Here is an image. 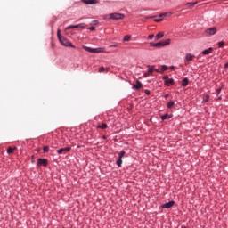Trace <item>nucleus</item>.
Here are the masks:
<instances>
[{"mask_svg": "<svg viewBox=\"0 0 228 228\" xmlns=\"http://www.w3.org/2000/svg\"><path fill=\"white\" fill-rule=\"evenodd\" d=\"M170 70H175V66H170Z\"/></svg>", "mask_w": 228, "mask_h": 228, "instance_id": "nucleus-41", "label": "nucleus"}, {"mask_svg": "<svg viewBox=\"0 0 228 228\" xmlns=\"http://www.w3.org/2000/svg\"><path fill=\"white\" fill-rule=\"evenodd\" d=\"M217 45L219 48H222V47H224V45H225V43L224 41H221L217 44Z\"/></svg>", "mask_w": 228, "mask_h": 228, "instance_id": "nucleus-28", "label": "nucleus"}, {"mask_svg": "<svg viewBox=\"0 0 228 228\" xmlns=\"http://www.w3.org/2000/svg\"><path fill=\"white\" fill-rule=\"evenodd\" d=\"M172 117H174V115L166 113L164 115H162L160 118L162 121H165V120H170V118H172Z\"/></svg>", "mask_w": 228, "mask_h": 228, "instance_id": "nucleus-15", "label": "nucleus"}, {"mask_svg": "<svg viewBox=\"0 0 228 228\" xmlns=\"http://www.w3.org/2000/svg\"><path fill=\"white\" fill-rule=\"evenodd\" d=\"M102 138V140H108V136H106V135H103Z\"/></svg>", "mask_w": 228, "mask_h": 228, "instance_id": "nucleus-43", "label": "nucleus"}, {"mask_svg": "<svg viewBox=\"0 0 228 228\" xmlns=\"http://www.w3.org/2000/svg\"><path fill=\"white\" fill-rule=\"evenodd\" d=\"M174 206H175V201L171 200V201H168V202L161 205V208L163 209H170V208H174Z\"/></svg>", "mask_w": 228, "mask_h": 228, "instance_id": "nucleus-10", "label": "nucleus"}, {"mask_svg": "<svg viewBox=\"0 0 228 228\" xmlns=\"http://www.w3.org/2000/svg\"><path fill=\"white\" fill-rule=\"evenodd\" d=\"M15 151H17V147H9L7 149V154H13Z\"/></svg>", "mask_w": 228, "mask_h": 228, "instance_id": "nucleus-20", "label": "nucleus"}, {"mask_svg": "<svg viewBox=\"0 0 228 228\" xmlns=\"http://www.w3.org/2000/svg\"><path fill=\"white\" fill-rule=\"evenodd\" d=\"M110 47H117V45H110Z\"/></svg>", "mask_w": 228, "mask_h": 228, "instance_id": "nucleus-46", "label": "nucleus"}, {"mask_svg": "<svg viewBox=\"0 0 228 228\" xmlns=\"http://www.w3.org/2000/svg\"><path fill=\"white\" fill-rule=\"evenodd\" d=\"M170 38L162 40L158 43H150V47H155L156 49H161V47H165L167 45H170Z\"/></svg>", "mask_w": 228, "mask_h": 228, "instance_id": "nucleus-2", "label": "nucleus"}, {"mask_svg": "<svg viewBox=\"0 0 228 228\" xmlns=\"http://www.w3.org/2000/svg\"><path fill=\"white\" fill-rule=\"evenodd\" d=\"M104 70H106V68H104V67L102 66V67L99 69L98 72H104Z\"/></svg>", "mask_w": 228, "mask_h": 228, "instance_id": "nucleus-33", "label": "nucleus"}, {"mask_svg": "<svg viewBox=\"0 0 228 228\" xmlns=\"http://www.w3.org/2000/svg\"><path fill=\"white\" fill-rule=\"evenodd\" d=\"M72 151V148L70 146H68L66 148H61L57 150V154L61 155V154H67V152H70Z\"/></svg>", "mask_w": 228, "mask_h": 228, "instance_id": "nucleus-9", "label": "nucleus"}, {"mask_svg": "<svg viewBox=\"0 0 228 228\" xmlns=\"http://www.w3.org/2000/svg\"><path fill=\"white\" fill-rule=\"evenodd\" d=\"M83 50L86 51L87 53H91L93 54H99L100 53H104V48H90L88 46L83 45Z\"/></svg>", "mask_w": 228, "mask_h": 228, "instance_id": "nucleus-3", "label": "nucleus"}, {"mask_svg": "<svg viewBox=\"0 0 228 228\" xmlns=\"http://www.w3.org/2000/svg\"><path fill=\"white\" fill-rule=\"evenodd\" d=\"M57 38L59 42L61 44V45H64V47H72V49H76V46L69 41L65 37L61 36V30H57Z\"/></svg>", "mask_w": 228, "mask_h": 228, "instance_id": "nucleus-1", "label": "nucleus"}, {"mask_svg": "<svg viewBox=\"0 0 228 228\" xmlns=\"http://www.w3.org/2000/svg\"><path fill=\"white\" fill-rule=\"evenodd\" d=\"M143 85H142V82L140 80H136L135 84L132 86L133 90H141L142 88Z\"/></svg>", "mask_w": 228, "mask_h": 228, "instance_id": "nucleus-11", "label": "nucleus"}, {"mask_svg": "<svg viewBox=\"0 0 228 228\" xmlns=\"http://www.w3.org/2000/svg\"><path fill=\"white\" fill-rule=\"evenodd\" d=\"M131 40V36L126 35L123 38V42H129Z\"/></svg>", "mask_w": 228, "mask_h": 228, "instance_id": "nucleus-25", "label": "nucleus"}, {"mask_svg": "<svg viewBox=\"0 0 228 228\" xmlns=\"http://www.w3.org/2000/svg\"><path fill=\"white\" fill-rule=\"evenodd\" d=\"M148 38H149L150 40H152V38H154V34L149 35V36H148Z\"/></svg>", "mask_w": 228, "mask_h": 228, "instance_id": "nucleus-37", "label": "nucleus"}, {"mask_svg": "<svg viewBox=\"0 0 228 228\" xmlns=\"http://www.w3.org/2000/svg\"><path fill=\"white\" fill-rule=\"evenodd\" d=\"M161 69H162L164 72H166V70H168V66H167V65H162V66H161Z\"/></svg>", "mask_w": 228, "mask_h": 228, "instance_id": "nucleus-29", "label": "nucleus"}, {"mask_svg": "<svg viewBox=\"0 0 228 228\" xmlns=\"http://www.w3.org/2000/svg\"><path fill=\"white\" fill-rule=\"evenodd\" d=\"M144 94H146V95H151V91L148 89H145Z\"/></svg>", "mask_w": 228, "mask_h": 228, "instance_id": "nucleus-35", "label": "nucleus"}, {"mask_svg": "<svg viewBox=\"0 0 228 228\" xmlns=\"http://www.w3.org/2000/svg\"><path fill=\"white\" fill-rule=\"evenodd\" d=\"M187 85H190V79H188V77H185L182 80L181 86L184 88Z\"/></svg>", "mask_w": 228, "mask_h": 228, "instance_id": "nucleus-16", "label": "nucleus"}, {"mask_svg": "<svg viewBox=\"0 0 228 228\" xmlns=\"http://www.w3.org/2000/svg\"><path fill=\"white\" fill-rule=\"evenodd\" d=\"M211 53H213V47H209L208 49L203 50L201 52V54L203 56H208V54H211Z\"/></svg>", "mask_w": 228, "mask_h": 228, "instance_id": "nucleus-14", "label": "nucleus"}, {"mask_svg": "<svg viewBox=\"0 0 228 228\" xmlns=\"http://www.w3.org/2000/svg\"><path fill=\"white\" fill-rule=\"evenodd\" d=\"M218 101H222V96H219V97H218Z\"/></svg>", "mask_w": 228, "mask_h": 228, "instance_id": "nucleus-47", "label": "nucleus"}, {"mask_svg": "<svg viewBox=\"0 0 228 228\" xmlns=\"http://www.w3.org/2000/svg\"><path fill=\"white\" fill-rule=\"evenodd\" d=\"M165 72L162 69H159V74H163Z\"/></svg>", "mask_w": 228, "mask_h": 228, "instance_id": "nucleus-45", "label": "nucleus"}, {"mask_svg": "<svg viewBox=\"0 0 228 228\" xmlns=\"http://www.w3.org/2000/svg\"><path fill=\"white\" fill-rule=\"evenodd\" d=\"M195 58V55H192L191 53H187L185 56V61H191Z\"/></svg>", "mask_w": 228, "mask_h": 228, "instance_id": "nucleus-17", "label": "nucleus"}, {"mask_svg": "<svg viewBox=\"0 0 228 228\" xmlns=\"http://www.w3.org/2000/svg\"><path fill=\"white\" fill-rule=\"evenodd\" d=\"M157 16H145L144 19H156Z\"/></svg>", "mask_w": 228, "mask_h": 228, "instance_id": "nucleus-34", "label": "nucleus"}, {"mask_svg": "<svg viewBox=\"0 0 228 228\" xmlns=\"http://www.w3.org/2000/svg\"><path fill=\"white\" fill-rule=\"evenodd\" d=\"M155 72H158V74H159V69H154Z\"/></svg>", "mask_w": 228, "mask_h": 228, "instance_id": "nucleus-44", "label": "nucleus"}, {"mask_svg": "<svg viewBox=\"0 0 228 228\" xmlns=\"http://www.w3.org/2000/svg\"><path fill=\"white\" fill-rule=\"evenodd\" d=\"M125 15L122 13H118V12H114V13H110L109 14V19L110 20H122L125 19Z\"/></svg>", "mask_w": 228, "mask_h": 228, "instance_id": "nucleus-4", "label": "nucleus"}, {"mask_svg": "<svg viewBox=\"0 0 228 228\" xmlns=\"http://www.w3.org/2000/svg\"><path fill=\"white\" fill-rule=\"evenodd\" d=\"M168 97H170L169 94H165V99H168Z\"/></svg>", "mask_w": 228, "mask_h": 228, "instance_id": "nucleus-42", "label": "nucleus"}, {"mask_svg": "<svg viewBox=\"0 0 228 228\" xmlns=\"http://www.w3.org/2000/svg\"><path fill=\"white\" fill-rule=\"evenodd\" d=\"M198 2H188L185 4V6H189V7H191V6H195V4H197Z\"/></svg>", "mask_w": 228, "mask_h": 228, "instance_id": "nucleus-24", "label": "nucleus"}, {"mask_svg": "<svg viewBox=\"0 0 228 228\" xmlns=\"http://www.w3.org/2000/svg\"><path fill=\"white\" fill-rule=\"evenodd\" d=\"M89 31H95V27H90Z\"/></svg>", "mask_w": 228, "mask_h": 228, "instance_id": "nucleus-39", "label": "nucleus"}, {"mask_svg": "<svg viewBox=\"0 0 228 228\" xmlns=\"http://www.w3.org/2000/svg\"><path fill=\"white\" fill-rule=\"evenodd\" d=\"M148 72L150 75H152L154 72V66L148 65Z\"/></svg>", "mask_w": 228, "mask_h": 228, "instance_id": "nucleus-23", "label": "nucleus"}, {"mask_svg": "<svg viewBox=\"0 0 228 228\" xmlns=\"http://www.w3.org/2000/svg\"><path fill=\"white\" fill-rule=\"evenodd\" d=\"M173 85H175V81L174 80V78H169L168 80H166L164 82L165 86H172Z\"/></svg>", "mask_w": 228, "mask_h": 228, "instance_id": "nucleus-12", "label": "nucleus"}, {"mask_svg": "<svg viewBox=\"0 0 228 228\" xmlns=\"http://www.w3.org/2000/svg\"><path fill=\"white\" fill-rule=\"evenodd\" d=\"M209 101V94H206L203 96L202 102H208Z\"/></svg>", "mask_w": 228, "mask_h": 228, "instance_id": "nucleus-26", "label": "nucleus"}, {"mask_svg": "<svg viewBox=\"0 0 228 228\" xmlns=\"http://www.w3.org/2000/svg\"><path fill=\"white\" fill-rule=\"evenodd\" d=\"M165 37V32H159L155 36V40H159V38H163Z\"/></svg>", "mask_w": 228, "mask_h": 228, "instance_id": "nucleus-19", "label": "nucleus"}, {"mask_svg": "<svg viewBox=\"0 0 228 228\" xmlns=\"http://www.w3.org/2000/svg\"><path fill=\"white\" fill-rule=\"evenodd\" d=\"M167 108L172 109L174 108V106H175V102L170 101L169 102H167Z\"/></svg>", "mask_w": 228, "mask_h": 228, "instance_id": "nucleus-22", "label": "nucleus"}, {"mask_svg": "<svg viewBox=\"0 0 228 228\" xmlns=\"http://www.w3.org/2000/svg\"><path fill=\"white\" fill-rule=\"evenodd\" d=\"M82 3H84V4H99L98 0H82Z\"/></svg>", "mask_w": 228, "mask_h": 228, "instance_id": "nucleus-13", "label": "nucleus"}, {"mask_svg": "<svg viewBox=\"0 0 228 228\" xmlns=\"http://www.w3.org/2000/svg\"><path fill=\"white\" fill-rule=\"evenodd\" d=\"M203 34L205 37H211L213 35H216V27L207 28Z\"/></svg>", "mask_w": 228, "mask_h": 228, "instance_id": "nucleus-5", "label": "nucleus"}, {"mask_svg": "<svg viewBox=\"0 0 228 228\" xmlns=\"http://www.w3.org/2000/svg\"><path fill=\"white\" fill-rule=\"evenodd\" d=\"M144 77H149V76H151V74L149 73V72H147V73H144Z\"/></svg>", "mask_w": 228, "mask_h": 228, "instance_id": "nucleus-40", "label": "nucleus"}, {"mask_svg": "<svg viewBox=\"0 0 228 228\" xmlns=\"http://www.w3.org/2000/svg\"><path fill=\"white\" fill-rule=\"evenodd\" d=\"M88 25L86 23H80L78 25H71L66 28V29H85Z\"/></svg>", "mask_w": 228, "mask_h": 228, "instance_id": "nucleus-6", "label": "nucleus"}, {"mask_svg": "<svg viewBox=\"0 0 228 228\" xmlns=\"http://www.w3.org/2000/svg\"><path fill=\"white\" fill-rule=\"evenodd\" d=\"M154 22H163V19H155Z\"/></svg>", "mask_w": 228, "mask_h": 228, "instance_id": "nucleus-36", "label": "nucleus"}, {"mask_svg": "<svg viewBox=\"0 0 228 228\" xmlns=\"http://www.w3.org/2000/svg\"><path fill=\"white\" fill-rule=\"evenodd\" d=\"M216 95L217 97L220 95V93L222 92V87H219L218 89H216Z\"/></svg>", "mask_w": 228, "mask_h": 228, "instance_id": "nucleus-31", "label": "nucleus"}, {"mask_svg": "<svg viewBox=\"0 0 228 228\" xmlns=\"http://www.w3.org/2000/svg\"><path fill=\"white\" fill-rule=\"evenodd\" d=\"M172 12H162L159 15V17L163 18V17H171Z\"/></svg>", "mask_w": 228, "mask_h": 228, "instance_id": "nucleus-21", "label": "nucleus"}, {"mask_svg": "<svg viewBox=\"0 0 228 228\" xmlns=\"http://www.w3.org/2000/svg\"><path fill=\"white\" fill-rule=\"evenodd\" d=\"M49 165V160L47 159H37V167L40 168V167H47Z\"/></svg>", "mask_w": 228, "mask_h": 228, "instance_id": "nucleus-8", "label": "nucleus"}, {"mask_svg": "<svg viewBox=\"0 0 228 228\" xmlns=\"http://www.w3.org/2000/svg\"><path fill=\"white\" fill-rule=\"evenodd\" d=\"M31 163H35V155L31 156Z\"/></svg>", "mask_w": 228, "mask_h": 228, "instance_id": "nucleus-38", "label": "nucleus"}, {"mask_svg": "<svg viewBox=\"0 0 228 228\" xmlns=\"http://www.w3.org/2000/svg\"><path fill=\"white\" fill-rule=\"evenodd\" d=\"M126 156V151H121L119 153H118V158L116 161V165L121 168L122 167V158Z\"/></svg>", "mask_w": 228, "mask_h": 228, "instance_id": "nucleus-7", "label": "nucleus"}, {"mask_svg": "<svg viewBox=\"0 0 228 228\" xmlns=\"http://www.w3.org/2000/svg\"><path fill=\"white\" fill-rule=\"evenodd\" d=\"M52 147H53V149H58V143H56V142H53V143H52Z\"/></svg>", "mask_w": 228, "mask_h": 228, "instance_id": "nucleus-32", "label": "nucleus"}, {"mask_svg": "<svg viewBox=\"0 0 228 228\" xmlns=\"http://www.w3.org/2000/svg\"><path fill=\"white\" fill-rule=\"evenodd\" d=\"M96 129H102V130L108 129V124H106V123H102V125H98V126H96Z\"/></svg>", "mask_w": 228, "mask_h": 228, "instance_id": "nucleus-18", "label": "nucleus"}, {"mask_svg": "<svg viewBox=\"0 0 228 228\" xmlns=\"http://www.w3.org/2000/svg\"><path fill=\"white\" fill-rule=\"evenodd\" d=\"M162 79H163V81H164V83H165V81H168V75H165V76H163L162 77Z\"/></svg>", "mask_w": 228, "mask_h": 228, "instance_id": "nucleus-30", "label": "nucleus"}, {"mask_svg": "<svg viewBox=\"0 0 228 228\" xmlns=\"http://www.w3.org/2000/svg\"><path fill=\"white\" fill-rule=\"evenodd\" d=\"M43 151H44V154H47V152H49V146H45L43 148Z\"/></svg>", "mask_w": 228, "mask_h": 228, "instance_id": "nucleus-27", "label": "nucleus"}]
</instances>
